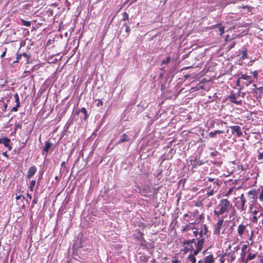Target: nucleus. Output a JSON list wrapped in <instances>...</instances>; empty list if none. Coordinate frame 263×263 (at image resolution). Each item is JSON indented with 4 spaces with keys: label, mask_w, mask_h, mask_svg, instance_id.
Here are the masks:
<instances>
[{
    "label": "nucleus",
    "mask_w": 263,
    "mask_h": 263,
    "mask_svg": "<svg viewBox=\"0 0 263 263\" xmlns=\"http://www.w3.org/2000/svg\"><path fill=\"white\" fill-rule=\"evenodd\" d=\"M232 203L227 199H223L220 200L214 210V214L217 216L228 213L232 208Z\"/></svg>",
    "instance_id": "1"
},
{
    "label": "nucleus",
    "mask_w": 263,
    "mask_h": 263,
    "mask_svg": "<svg viewBox=\"0 0 263 263\" xmlns=\"http://www.w3.org/2000/svg\"><path fill=\"white\" fill-rule=\"evenodd\" d=\"M257 253H253L251 251L240 253V257L238 259L239 263H248L250 260H253L256 257Z\"/></svg>",
    "instance_id": "2"
},
{
    "label": "nucleus",
    "mask_w": 263,
    "mask_h": 263,
    "mask_svg": "<svg viewBox=\"0 0 263 263\" xmlns=\"http://www.w3.org/2000/svg\"><path fill=\"white\" fill-rule=\"evenodd\" d=\"M134 238L140 242L139 245L143 248H147V245L146 240L143 237V233L138 230L136 234L134 235Z\"/></svg>",
    "instance_id": "3"
},
{
    "label": "nucleus",
    "mask_w": 263,
    "mask_h": 263,
    "mask_svg": "<svg viewBox=\"0 0 263 263\" xmlns=\"http://www.w3.org/2000/svg\"><path fill=\"white\" fill-rule=\"evenodd\" d=\"M237 76L239 77V79H241V80L246 81V82H243V84L245 85L248 86L253 82H254V79H253L252 76H249L246 73H242V72H240L237 74Z\"/></svg>",
    "instance_id": "4"
},
{
    "label": "nucleus",
    "mask_w": 263,
    "mask_h": 263,
    "mask_svg": "<svg viewBox=\"0 0 263 263\" xmlns=\"http://www.w3.org/2000/svg\"><path fill=\"white\" fill-rule=\"evenodd\" d=\"M246 199L244 196V195L241 194L240 197V201H238L237 202V204H238L237 205V208L240 210L241 211L245 210L247 206L246 205Z\"/></svg>",
    "instance_id": "5"
},
{
    "label": "nucleus",
    "mask_w": 263,
    "mask_h": 263,
    "mask_svg": "<svg viewBox=\"0 0 263 263\" xmlns=\"http://www.w3.org/2000/svg\"><path fill=\"white\" fill-rule=\"evenodd\" d=\"M230 128L233 135H236L237 137H241L242 136V129L239 126H231Z\"/></svg>",
    "instance_id": "6"
},
{
    "label": "nucleus",
    "mask_w": 263,
    "mask_h": 263,
    "mask_svg": "<svg viewBox=\"0 0 263 263\" xmlns=\"http://www.w3.org/2000/svg\"><path fill=\"white\" fill-rule=\"evenodd\" d=\"M190 164L192 166V168L196 167L197 166H200L204 163V162L200 160V156H197L194 159H191Z\"/></svg>",
    "instance_id": "7"
},
{
    "label": "nucleus",
    "mask_w": 263,
    "mask_h": 263,
    "mask_svg": "<svg viewBox=\"0 0 263 263\" xmlns=\"http://www.w3.org/2000/svg\"><path fill=\"white\" fill-rule=\"evenodd\" d=\"M223 223V220L221 219L218 221L214 226V234L219 236L220 234V230Z\"/></svg>",
    "instance_id": "8"
},
{
    "label": "nucleus",
    "mask_w": 263,
    "mask_h": 263,
    "mask_svg": "<svg viewBox=\"0 0 263 263\" xmlns=\"http://www.w3.org/2000/svg\"><path fill=\"white\" fill-rule=\"evenodd\" d=\"M10 143L11 140L10 139L7 137L0 138V144H3L9 151H11L12 148Z\"/></svg>",
    "instance_id": "9"
},
{
    "label": "nucleus",
    "mask_w": 263,
    "mask_h": 263,
    "mask_svg": "<svg viewBox=\"0 0 263 263\" xmlns=\"http://www.w3.org/2000/svg\"><path fill=\"white\" fill-rule=\"evenodd\" d=\"M247 225H245L243 224H240L238 226L237 228V233L238 234V236L240 238H242V235L245 233H248V231L247 230Z\"/></svg>",
    "instance_id": "10"
},
{
    "label": "nucleus",
    "mask_w": 263,
    "mask_h": 263,
    "mask_svg": "<svg viewBox=\"0 0 263 263\" xmlns=\"http://www.w3.org/2000/svg\"><path fill=\"white\" fill-rule=\"evenodd\" d=\"M36 172L37 168L35 166L33 165L30 166L28 171L27 178L28 180L31 179V178L36 174Z\"/></svg>",
    "instance_id": "11"
},
{
    "label": "nucleus",
    "mask_w": 263,
    "mask_h": 263,
    "mask_svg": "<svg viewBox=\"0 0 263 263\" xmlns=\"http://www.w3.org/2000/svg\"><path fill=\"white\" fill-rule=\"evenodd\" d=\"M130 140V138L125 133L123 134L120 137L119 140L116 143V145L120 144L125 142H128Z\"/></svg>",
    "instance_id": "12"
},
{
    "label": "nucleus",
    "mask_w": 263,
    "mask_h": 263,
    "mask_svg": "<svg viewBox=\"0 0 263 263\" xmlns=\"http://www.w3.org/2000/svg\"><path fill=\"white\" fill-rule=\"evenodd\" d=\"M229 99L231 102L234 103L237 105H241L242 104V100H237V97L234 93H231L229 96Z\"/></svg>",
    "instance_id": "13"
},
{
    "label": "nucleus",
    "mask_w": 263,
    "mask_h": 263,
    "mask_svg": "<svg viewBox=\"0 0 263 263\" xmlns=\"http://www.w3.org/2000/svg\"><path fill=\"white\" fill-rule=\"evenodd\" d=\"M213 187L212 190L207 192V195L208 196H212L214 194L215 192H217V190L218 189V187L219 185V183L218 181L214 182L213 183Z\"/></svg>",
    "instance_id": "14"
},
{
    "label": "nucleus",
    "mask_w": 263,
    "mask_h": 263,
    "mask_svg": "<svg viewBox=\"0 0 263 263\" xmlns=\"http://www.w3.org/2000/svg\"><path fill=\"white\" fill-rule=\"evenodd\" d=\"M208 227H206V224H203L201 227V230L199 233V235L203 237V235H204L208 237Z\"/></svg>",
    "instance_id": "15"
},
{
    "label": "nucleus",
    "mask_w": 263,
    "mask_h": 263,
    "mask_svg": "<svg viewBox=\"0 0 263 263\" xmlns=\"http://www.w3.org/2000/svg\"><path fill=\"white\" fill-rule=\"evenodd\" d=\"M213 28H217L218 31H219V34L220 36H222V34L224 32L225 27L222 26L220 24H217L212 26Z\"/></svg>",
    "instance_id": "16"
},
{
    "label": "nucleus",
    "mask_w": 263,
    "mask_h": 263,
    "mask_svg": "<svg viewBox=\"0 0 263 263\" xmlns=\"http://www.w3.org/2000/svg\"><path fill=\"white\" fill-rule=\"evenodd\" d=\"M215 259L212 254H210L204 258V263H214Z\"/></svg>",
    "instance_id": "17"
},
{
    "label": "nucleus",
    "mask_w": 263,
    "mask_h": 263,
    "mask_svg": "<svg viewBox=\"0 0 263 263\" xmlns=\"http://www.w3.org/2000/svg\"><path fill=\"white\" fill-rule=\"evenodd\" d=\"M195 243V239H190L187 240H184L182 241V245L188 247L193 246V243Z\"/></svg>",
    "instance_id": "18"
},
{
    "label": "nucleus",
    "mask_w": 263,
    "mask_h": 263,
    "mask_svg": "<svg viewBox=\"0 0 263 263\" xmlns=\"http://www.w3.org/2000/svg\"><path fill=\"white\" fill-rule=\"evenodd\" d=\"M52 144L49 141H47L45 142V146L43 148V151L47 153L49 151V148L52 146Z\"/></svg>",
    "instance_id": "19"
},
{
    "label": "nucleus",
    "mask_w": 263,
    "mask_h": 263,
    "mask_svg": "<svg viewBox=\"0 0 263 263\" xmlns=\"http://www.w3.org/2000/svg\"><path fill=\"white\" fill-rule=\"evenodd\" d=\"M247 244L242 245L241 247V253L246 252H249L251 251V249H248V247L249 245H250L249 241H247Z\"/></svg>",
    "instance_id": "20"
},
{
    "label": "nucleus",
    "mask_w": 263,
    "mask_h": 263,
    "mask_svg": "<svg viewBox=\"0 0 263 263\" xmlns=\"http://www.w3.org/2000/svg\"><path fill=\"white\" fill-rule=\"evenodd\" d=\"M124 27H125V32L127 33V36H128L129 35V34L130 31V27H129V22L128 21L127 22H125L123 24L122 28Z\"/></svg>",
    "instance_id": "21"
},
{
    "label": "nucleus",
    "mask_w": 263,
    "mask_h": 263,
    "mask_svg": "<svg viewBox=\"0 0 263 263\" xmlns=\"http://www.w3.org/2000/svg\"><path fill=\"white\" fill-rule=\"evenodd\" d=\"M204 239L198 240L197 242H195L196 247H198V248L202 249L203 245L204 243Z\"/></svg>",
    "instance_id": "22"
},
{
    "label": "nucleus",
    "mask_w": 263,
    "mask_h": 263,
    "mask_svg": "<svg viewBox=\"0 0 263 263\" xmlns=\"http://www.w3.org/2000/svg\"><path fill=\"white\" fill-rule=\"evenodd\" d=\"M142 190L144 193H150L152 192L151 187L148 185L144 186Z\"/></svg>",
    "instance_id": "23"
},
{
    "label": "nucleus",
    "mask_w": 263,
    "mask_h": 263,
    "mask_svg": "<svg viewBox=\"0 0 263 263\" xmlns=\"http://www.w3.org/2000/svg\"><path fill=\"white\" fill-rule=\"evenodd\" d=\"M187 259L191 261V263H195L196 261V258L195 256L192 255V254H190L188 257H187Z\"/></svg>",
    "instance_id": "24"
},
{
    "label": "nucleus",
    "mask_w": 263,
    "mask_h": 263,
    "mask_svg": "<svg viewBox=\"0 0 263 263\" xmlns=\"http://www.w3.org/2000/svg\"><path fill=\"white\" fill-rule=\"evenodd\" d=\"M129 19V15L128 13L126 12H124L122 14V18L121 20L122 21L127 22V21H128Z\"/></svg>",
    "instance_id": "25"
},
{
    "label": "nucleus",
    "mask_w": 263,
    "mask_h": 263,
    "mask_svg": "<svg viewBox=\"0 0 263 263\" xmlns=\"http://www.w3.org/2000/svg\"><path fill=\"white\" fill-rule=\"evenodd\" d=\"M36 181L35 180H32L30 181L29 189L31 192H32L33 191L34 186L35 185Z\"/></svg>",
    "instance_id": "26"
},
{
    "label": "nucleus",
    "mask_w": 263,
    "mask_h": 263,
    "mask_svg": "<svg viewBox=\"0 0 263 263\" xmlns=\"http://www.w3.org/2000/svg\"><path fill=\"white\" fill-rule=\"evenodd\" d=\"M21 24L25 26L29 27L31 25V23L30 21H25L23 19H21Z\"/></svg>",
    "instance_id": "27"
},
{
    "label": "nucleus",
    "mask_w": 263,
    "mask_h": 263,
    "mask_svg": "<svg viewBox=\"0 0 263 263\" xmlns=\"http://www.w3.org/2000/svg\"><path fill=\"white\" fill-rule=\"evenodd\" d=\"M14 98L16 102V105H17V106H20V98L18 95L17 93L14 95Z\"/></svg>",
    "instance_id": "28"
},
{
    "label": "nucleus",
    "mask_w": 263,
    "mask_h": 263,
    "mask_svg": "<svg viewBox=\"0 0 263 263\" xmlns=\"http://www.w3.org/2000/svg\"><path fill=\"white\" fill-rule=\"evenodd\" d=\"M257 263H263V253H260L258 255Z\"/></svg>",
    "instance_id": "29"
},
{
    "label": "nucleus",
    "mask_w": 263,
    "mask_h": 263,
    "mask_svg": "<svg viewBox=\"0 0 263 263\" xmlns=\"http://www.w3.org/2000/svg\"><path fill=\"white\" fill-rule=\"evenodd\" d=\"M253 91L256 94H257L258 92L263 93V87H259L255 89H253Z\"/></svg>",
    "instance_id": "30"
},
{
    "label": "nucleus",
    "mask_w": 263,
    "mask_h": 263,
    "mask_svg": "<svg viewBox=\"0 0 263 263\" xmlns=\"http://www.w3.org/2000/svg\"><path fill=\"white\" fill-rule=\"evenodd\" d=\"M184 246V248L183 249V251H184V253H187L190 251L193 250L194 249L193 246H191L190 247H188V246Z\"/></svg>",
    "instance_id": "31"
},
{
    "label": "nucleus",
    "mask_w": 263,
    "mask_h": 263,
    "mask_svg": "<svg viewBox=\"0 0 263 263\" xmlns=\"http://www.w3.org/2000/svg\"><path fill=\"white\" fill-rule=\"evenodd\" d=\"M247 50H242L241 53V59L243 60L247 58Z\"/></svg>",
    "instance_id": "32"
},
{
    "label": "nucleus",
    "mask_w": 263,
    "mask_h": 263,
    "mask_svg": "<svg viewBox=\"0 0 263 263\" xmlns=\"http://www.w3.org/2000/svg\"><path fill=\"white\" fill-rule=\"evenodd\" d=\"M202 249L196 247V249L194 251L193 254H192V255H194V256H196L201 251Z\"/></svg>",
    "instance_id": "33"
},
{
    "label": "nucleus",
    "mask_w": 263,
    "mask_h": 263,
    "mask_svg": "<svg viewBox=\"0 0 263 263\" xmlns=\"http://www.w3.org/2000/svg\"><path fill=\"white\" fill-rule=\"evenodd\" d=\"M80 111L83 113L85 115V118H88V114L87 112V110L85 107H82L80 110Z\"/></svg>",
    "instance_id": "34"
},
{
    "label": "nucleus",
    "mask_w": 263,
    "mask_h": 263,
    "mask_svg": "<svg viewBox=\"0 0 263 263\" xmlns=\"http://www.w3.org/2000/svg\"><path fill=\"white\" fill-rule=\"evenodd\" d=\"M251 73L253 76L252 77H253V79H254V81L255 80V79H257V76L258 74V72L257 70H255L254 71H251Z\"/></svg>",
    "instance_id": "35"
},
{
    "label": "nucleus",
    "mask_w": 263,
    "mask_h": 263,
    "mask_svg": "<svg viewBox=\"0 0 263 263\" xmlns=\"http://www.w3.org/2000/svg\"><path fill=\"white\" fill-rule=\"evenodd\" d=\"M219 155V153L217 151H214L213 152H212L210 153V156L213 157L215 158L217 157Z\"/></svg>",
    "instance_id": "36"
},
{
    "label": "nucleus",
    "mask_w": 263,
    "mask_h": 263,
    "mask_svg": "<svg viewBox=\"0 0 263 263\" xmlns=\"http://www.w3.org/2000/svg\"><path fill=\"white\" fill-rule=\"evenodd\" d=\"M253 235H254V231H252L251 232V234L249 235V240H250L251 241V243H250L251 246L253 245V242H254L253 240Z\"/></svg>",
    "instance_id": "37"
},
{
    "label": "nucleus",
    "mask_w": 263,
    "mask_h": 263,
    "mask_svg": "<svg viewBox=\"0 0 263 263\" xmlns=\"http://www.w3.org/2000/svg\"><path fill=\"white\" fill-rule=\"evenodd\" d=\"M226 255V254H223V255H220L219 256V261L220 263H224L225 261L224 256Z\"/></svg>",
    "instance_id": "38"
},
{
    "label": "nucleus",
    "mask_w": 263,
    "mask_h": 263,
    "mask_svg": "<svg viewBox=\"0 0 263 263\" xmlns=\"http://www.w3.org/2000/svg\"><path fill=\"white\" fill-rule=\"evenodd\" d=\"M170 61H171V57H168L166 58V59L163 60L162 61L161 64H167L168 63H169L170 62Z\"/></svg>",
    "instance_id": "39"
},
{
    "label": "nucleus",
    "mask_w": 263,
    "mask_h": 263,
    "mask_svg": "<svg viewBox=\"0 0 263 263\" xmlns=\"http://www.w3.org/2000/svg\"><path fill=\"white\" fill-rule=\"evenodd\" d=\"M96 102H97V104H96L97 106L100 107V106L103 105V102L101 99H97L96 100Z\"/></svg>",
    "instance_id": "40"
},
{
    "label": "nucleus",
    "mask_w": 263,
    "mask_h": 263,
    "mask_svg": "<svg viewBox=\"0 0 263 263\" xmlns=\"http://www.w3.org/2000/svg\"><path fill=\"white\" fill-rule=\"evenodd\" d=\"M22 56H23L24 57L26 58L27 59V62L28 61L29 59L30 58L31 56L30 54H28L26 52H24L23 53L21 54Z\"/></svg>",
    "instance_id": "41"
},
{
    "label": "nucleus",
    "mask_w": 263,
    "mask_h": 263,
    "mask_svg": "<svg viewBox=\"0 0 263 263\" xmlns=\"http://www.w3.org/2000/svg\"><path fill=\"white\" fill-rule=\"evenodd\" d=\"M22 54H18V53H16V61H14L13 63H17L19 62V60L22 57Z\"/></svg>",
    "instance_id": "42"
},
{
    "label": "nucleus",
    "mask_w": 263,
    "mask_h": 263,
    "mask_svg": "<svg viewBox=\"0 0 263 263\" xmlns=\"http://www.w3.org/2000/svg\"><path fill=\"white\" fill-rule=\"evenodd\" d=\"M22 128V124L19 123H16L15 124V130L17 129H21Z\"/></svg>",
    "instance_id": "43"
},
{
    "label": "nucleus",
    "mask_w": 263,
    "mask_h": 263,
    "mask_svg": "<svg viewBox=\"0 0 263 263\" xmlns=\"http://www.w3.org/2000/svg\"><path fill=\"white\" fill-rule=\"evenodd\" d=\"M257 220H258V217L256 215H253L252 220V222H253L254 223H256L257 222Z\"/></svg>",
    "instance_id": "44"
},
{
    "label": "nucleus",
    "mask_w": 263,
    "mask_h": 263,
    "mask_svg": "<svg viewBox=\"0 0 263 263\" xmlns=\"http://www.w3.org/2000/svg\"><path fill=\"white\" fill-rule=\"evenodd\" d=\"M15 199L16 200L22 199V200L23 201L24 200H25V197H24L22 195H16Z\"/></svg>",
    "instance_id": "45"
},
{
    "label": "nucleus",
    "mask_w": 263,
    "mask_h": 263,
    "mask_svg": "<svg viewBox=\"0 0 263 263\" xmlns=\"http://www.w3.org/2000/svg\"><path fill=\"white\" fill-rule=\"evenodd\" d=\"M257 159L258 160H263V152L259 154V155L257 156Z\"/></svg>",
    "instance_id": "46"
},
{
    "label": "nucleus",
    "mask_w": 263,
    "mask_h": 263,
    "mask_svg": "<svg viewBox=\"0 0 263 263\" xmlns=\"http://www.w3.org/2000/svg\"><path fill=\"white\" fill-rule=\"evenodd\" d=\"M259 200L260 201H263V187H262V190H261V192H260V193L259 194Z\"/></svg>",
    "instance_id": "47"
},
{
    "label": "nucleus",
    "mask_w": 263,
    "mask_h": 263,
    "mask_svg": "<svg viewBox=\"0 0 263 263\" xmlns=\"http://www.w3.org/2000/svg\"><path fill=\"white\" fill-rule=\"evenodd\" d=\"M216 135V133H215V131L214 132H211L209 133V136L211 137V138H213L215 136V135Z\"/></svg>",
    "instance_id": "48"
},
{
    "label": "nucleus",
    "mask_w": 263,
    "mask_h": 263,
    "mask_svg": "<svg viewBox=\"0 0 263 263\" xmlns=\"http://www.w3.org/2000/svg\"><path fill=\"white\" fill-rule=\"evenodd\" d=\"M241 80V79H239V77H238V79H237V80L236 81V85L237 86H240Z\"/></svg>",
    "instance_id": "49"
},
{
    "label": "nucleus",
    "mask_w": 263,
    "mask_h": 263,
    "mask_svg": "<svg viewBox=\"0 0 263 263\" xmlns=\"http://www.w3.org/2000/svg\"><path fill=\"white\" fill-rule=\"evenodd\" d=\"M20 106H17V105H16L15 106H14L11 109V111H17V110H18V107H19Z\"/></svg>",
    "instance_id": "50"
},
{
    "label": "nucleus",
    "mask_w": 263,
    "mask_h": 263,
    "mask_svg": "<svg viewBox=\"0 0 263 263\" xmlns=\"http://www.w3.org/2000/svg\"><path fill=\"white\" fill-rule=\"evenodd\" d=\"M55 180H56V184L58 185L59 184V181L61 179L60 177H59L58 176H56L54 178Z\"/></svg>",
    "instance_id": "51"
},
{
    "label": "nucleus",
    "mask_w": 263,
    "mask_h": 263,
    "mask_svg": "<svg viewBox=\"0 0 263 263\" xmlns=\"http://www.w3.org/2000/svg\"><path fill=\"white\" fill-rule=\"evenodd\" d=\"M242 8L243 9H247L249 11H251V9H252V7H251L249 6H242Z\"/></svg>",
    "instance_id": "52"
},
{
    "label": "nucleus",
    "mask_w": 263,
    "mask_h": 263,
    "mask_svg": "<svg viewBox=\"0 0 263 263\" xmlns=\"http://www.w3.org/2000/svg\"><path fill=\"white\" fill-rule=\"evenodd\" d=\"M6 51H7V48H5V50L3 51V52L2 53L1 55V58H3L5 57V56L6 55Z\"/></svg>",
    "instance_id": "53"
},
{
    "label": "nucleus",
    "mask_w": 263,
    "mask_h": 263,
    "mask_svg": "<svg viewBox=\"0 0 263 263\" xmlns=\"http://www.w3.org/2000/svg\"><path fill=\"white\" fill-rule=\"evenodd\" d=\"M199 233L197 231H193V234L195 237H197L199 235Z\"/></svg>",
    "instance_id": "54"
},
{
    "label": "nucleus",
    "mask_w": 263,
    "mask_h": 263,
    "mask_svg": "<svg viewBox=\"0 0 263 263\" xmlns=\"http://www.w3.org/2000/svg\"><path fill=\"white\" fill-rule=\"evenodd\" d=\"M37 198H34L33 200H32V204H34L37 203Z\"/></svg>",
    "instance_id": "55"
},
{
    "label": "nucleus",
    "mask_w": 263,
    "mask_h": 263,
    "mask_svg": "<svg viewBox=\"0 0 263 263\" xmlns=\"http://www.w3.org/2000/svg\"><path fill=\"white\" fill-rule=\"evenodd\" d=\"M235 45V42H233L231 45L229 46V49H231L234 47Z\"/></svg>",
    "instance_id": "56"
},
{
    "label": "nucleus",
    "mask_w": 263,
    "mask_h": 263,
    "mask_svg": "<svg viewBox=\"0 0 263 263\" xmlns=\"http://www.w3.org/2000/svg\"><path fill=\"white\" fill-rule=\"evenodd\" d=\"M208 181H210V182H214V178H212L208 177Z\"/></svg>",
    "instance_id": "57"
},
{
    "label": "nucleus",
    "mask_w": 263,
    "mask_h": 263,
    "mask_svg": "<svg viewBox=\"0 0 263 263\" xmlns=\"http://www.w3.org/2000/svg\"><path fill=\"white\" fill-rule=\"evenodd\" d=\"M248 194L249 195H256V193H255V191H249Z\"/></svg>",
    "instance_id": "58"
},
{
    "label": "nucleus",
    "mask_w": 263,
    "mask_h": 263,
    "mask_svg": "<svg viewBox=\"0 0 263 263\" xmlns=\"http://www.w3.org/2000/svg\"><path fill=\"white\" fill-rule=\"evenodd\" d=\"M215 133L217 134H222V133H224V131L223 130H215Z\"/></svg>",
    "instance_id": "59"
},
{
    "label": "nucleus",
    "mask_w": 263,
    "mask_h": 263,
    "mask_svg": "<svg viewBox=\"0 0 263 263\" xmlns=\"http://www.w3.org/2000/svg\"><path fill=\"white\" fill-rule=\"evenodd\" d=\"M3 155L7 158H9L8 155H7V152H3Z\"/></svg>",
    "instance_id": "60"
},
{
    "label": "nucleus",
    "mask_w": 263,
    "mask_h": 263,
    "mask_svg": "<svg viewBox=\"0 0 263 263\" xmlns=\"http://www.w3.org/2000/svg\"><path fill=\"white\" fill-rule=\"evenodd\" d=\"M245 95H246V92H241V94L240 95V96L241 97H244Z\"/></svg>",
    "instance_id": "61"
},
{
    "label": "nucleus",
    "mask_w": 263,
    "mask_h": 263,
    "mask_svg": "<svg viewBox=\"0 0 263 263\" xmlns=\"http://www.w3.org/2000/svg\"><path fill=\"white\" fill-rule=\"evenodd\" d=\"M27 197L29 198V200H31V199H32V196L30 194H29V193H27Z\"/></svg>",
    "instance_id": "62"
},
{
    "label": "nucleus",
    "mask_w": 263,
    "mask_h": 263,
    "mask_svg": "<svg viewBox=\"0 0 263 263\" xmlns=\"http://www.w3.org/2000/svg\"><path fill=\"white\" fill-rule=\"evenodd\" d=\"M179 262V261L177 259L172 260L173 263H178Z\"/></svg>",
    "instance_id": "63"
},
{
    "label": "nucleus",
    "mask_w": 263,
    "mask_h": 263,
    "mask_svg": "<svg viewBox=\"0 0 263 263\" xmlns=\"http://www.w3.org/2000/svg\"><path fill=\"white\" fill-rule=\"evenodd\" d=\"M252 213H253V215H256V216H257V213H258V211H257V210H254Z\"/></svg>",
    "instance_id": "64"
}]
</instances>
